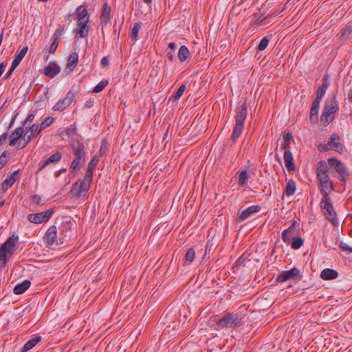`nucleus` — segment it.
I'll return each mask as SVG.
<instances>
[{"instance_id":"obj_1","label":"nucleus","mask_w":352,"mask_h":352,"mask_svg":"<svg viewBox=\"0 0 352 352\" xmlns=\"http://www.w3.org/2000/svg\"><path fill=\"white\" fill-rule=\"evenodd\" d=\"M339 110V104L336 100V95L331 94L325 100L322 113L320 116V121L324 126L328 125L334 118L336 113Z\"/></svg>"},{"instance_id":"obj_2","label":"nucleus","mask_w":352,"mask_h":352,"mask_svg":"<svg viewBox=\"0 0 352 352\" xmlns=\"http://www.w3.org/2000/svg\"><path fill=\"white\" fill-rule=\"evenodd\" d=\"M248 115V107L246 102L245 101L241 106L237 107L236 109L235 121L236 124L233 129L231 135V140L235 142L236 140L240 136L244 126V122Z\"/></svg>"},{"instance_id":"obj_3","label":"nucleus","mask_w":352,"mask_h":352,"mask_svg":"<svg viewBox=\"0 0 352 352\" xmlns=\"http://www.w3.org/2000/svg\"><path fill=\"white\" fill-rule=\"evenodd\" d=\"M19 241V236L14 233L6 242L1 245V267H4L8 258H10L17 249L16 243Z\"/></svg>"},{"instance_id":"obj_4","label":"nucleus","mask_w":352,"mask_h":352,"mask_svg":"<svg viewBox=\"0 0 352 352\" xmlns=\"http://www.w3.org/2000/svg\"><path fill=\"white\" fill-rule=\"evenodd\" d=\"M243 316L239 314L226 313L217 322L219 328L234 329L243 324Z\"/></svg>"},{"instance_id":"obj_5","label":"nucleus","mask_w":352,"mask_h":352,"mask_svg":"<svg viewBox=\"0 0 352 352\" xmlns=\"http://www.w3.org/2000/svg\"><path fill=\"white\" fill-rule=\"evenodd\" d=\"M320 206L326 219L331 221L334 226H338L339 221L337 219V214L334 210L330 197H322L320 203Z\"/></svg>"},{"instance_id":"obj_6","label":"nucleus","mask_w":352,"mask_h":352,"mask_svg":"<svg viewBox=\"0 0 352 352\" xmlns=\"http://www.w3.org/2000/svg\"><path fill=\"white\" fill-rule=\"evenodd\" d=\"M92 179L93 177H87V174H85L82 180H78L72 185L70 190L72 195L75 197L82 196L84 192L89 190Z\"/></svg>"},{"instance_id":"obj_7","label":"nucleus","mask_w":352,"mask_h":352,"mask_svg":"<svg viewBox=\"0 0 352 352\" xmlns=\"http://www.w3.org/2000/svg\"><path fill=\"white\" fill-rule=\"evenodd\" d=\"M328 162L336 172L338 173V177L342 182H346L348 179L349 174L345 165L342 162L336 158L329 159Z\"/></svg>"},{"instance_id":"obj_8","label":"nucleus","mask_w":352,"mask_h":352,"mask_svg":"<svg viewBox=\"0 0 352 352\" xmlns=\"http://www.w3.org/2000/svg\"><path fill=\"white\" fill-rule=\"evenodd\" d=\"M54 212V210L52 208L41 212L32 213L28 215V219L35 224L45 223L52 217Z\"/></svg>"},{"instance_id":"obj_9","label":"nucleus","mask_w":352,"mask_h":352,"mask_svg":"<svg viewBox=\"0 0 352 352\" xmlns=\"http://www.w3.org/2000/svg\"><path fill=\"white\" fill-rule=\"evenodd\" d=\"M320 182V192L322 195V197H330V194L334 190L335 187L333 181L331 180L329 175L324 177H318Z\"/></svg>"},{"instance_id":"obj_10","label":"nucleus","mask_w":352,"mask_h":352,"mask_svg":"<svg viewBox=\"0 0 352 352\" xmlns=\"http://www.w3.org/2000/svg\"><path fill=\"white\" fill-rule=\"evenodd\" d=\"M70 145L73 151V153L75 155L74 159L80 161L82 160L83 164L85 161L86 157V152L84 144L78 140H72Z\"/></svg>"},{"instance_id":"obj_11","label":"nucleus","mask_w":352,"mask_h":352,"mask_svg":"<svg viewBox=\"0 0 352 352\" xmlns=\"http://www.w3.org/2000/svg\"><path fill=\"white\" fill-rule=\"evenodd\" d=\"M76 93V91L74 90H69L63 99H60L56 102V104L53 107V109L58 111H62L65 109L71 104Z\"/></svg>"},{"instance_id":"obj_12","label":"nucleus","mask_w":352,"mask_h":352,"mask_svg":"<svg viewBox=\"0 0 352 352\" xmlns=\"http://www.w3.org/2000/svg\"><path fill=\"white\" fill-rule=\"evenodd\" d=\"M298 277L300 280L302 278V276L300 274V270L294 267L290 270L283 271L277 277L276 281L278 282H285L287 280L292 279L293 278Z\"/></svg>"},{"instance_id":"obj_13","label":"nucleus","mask_w":352,"mask_h":352,"mask_svg":"<svg viewBox=\"0 0 352 352\" xmlns=\"http://www.w3.org/2000/svg\"><path fill=\"white\" fill-rule=\"evenodd\" d=\"M340 135L338 133H334L330 136L328 141V145L331 146V149H333L339 153H342L344 151V146L340 143Z\"/></svg>"},{"instance_id":"obj_14","label":"nucleus","mask_w":352,"mask_h":352,"mask_svg":"<svg viewBox=\"0 0 352 352\" xmlns=\"http://www.w3.org/2000/svg\"><path fill=\"white\" fill-rule=\"evenodd\" d=\"M260 210L261 206H252L243 211L239 210L237 214L238 221H243L250 217L252 214L256 213Z\"/></svg>"},{"instance_id":"obj_15","label":"nucleus","mask_w":352,"mask_h":352,"mask_svg":"<svg viewBox=\"0 0 352 352\" xmlns=\"http://www.w3.org/2000/svg\"><path fill=\"white\" fill-rule=\"evenodd\" d=\"M56 237L57 228L55 226H52L46 231L43 239L48 245H52L54 243L58 244Z\"/></svg>"},{"instance_id":"obj_16","label":"nucleus","mask_w":352,"mask_h":352,"mask_svg":"<svg viewBox=\"0 0 352 352\" xmlns=\"http://www.w3.org/2000/svg\"><path fill=\"white\" fill-rule=\"evenodd\" d=\"M111 6L107 3H105L102 7L101 14L100 16V23L102 28L105 27L107 25V23L109 22L110 17H111Z\"/></svg>"},{"instance_id":"obj_17","label":"nucleus","mask_w":352,"mask_h":352,"mask_svg":"<svg viewBox=\"0 0 352 352\" xmlns=\"http://www.w3.org/2000/svg\"><path fill=\"white\" fill-rule=\"evenodd\" d=\"M62 155L60 152L52 154L50 157L43 161H41L38 164V171H41L46 166L52 163H57L61 160Z\"/></svg>"},{"instance_id":"obj_18","label":"nucleus","mask_w":352,"mask_h":352,"mask_svg":"<svg viewBox=\"0 0 352 352\" xmlns=\"http://www.w3.org/2000/svg\"><path fill=\"white\" fill-rule=\"evenodd\" d=\"M19 169L14 171L10 177L6 178L1 183V189L3 190V192H6L9 188H10L14 184V182L17 179H19Z\"/></svg>"},{"instance_id":"obj_19","label":"nucleus","mask_w":352,"mask_h":352,"mask_svg":"<svg viewBox=\"0 0 352 352\" xmlns=\"http://www.w3.org/2000/svg\"><path fill=\"white\" fill-rule=\"evenodd\" d=\"M60 72V67L55 62H50L43 69V74L50 78L54 77Z\"/></svg>"},{"instance_id":"obj_20","label":"nucleus","mask_w":352,"mask_h":352,"mask_svg":"<svg viewBox=\"0 0 352 352\" xmlns=\"http://www.w3.org/2000/svg\"><path fill=\"white\" fill-rule=\"evenodd\" d=\"M28 132L24 133V129L23 127H18L16 128L14 131L10 135V140L9 144L10 146H14L17 141L20 139L23 138V140L26 139V135Z\"/></svg>"},{"instance_id":"obj_21","label":"nucleus","mask_w":352,"mask_h":352,"mask_svg":"<svg viewBox=\"0 0 352 352\" xmlns=\"http://www.w3.org/2000/svg\"><path fill=\"white\" fill-rule=\"evenodd\" d=\"M89 17L85 21H78L77 24V34H79L80 38H86L89 34V28L87 23Z\"/></svg>"},{"instance_id":"obj_22","label":"nucleus","mask_w":352,"mask_h":352,"mask_svg":"<svg viewBox=\"0 0 352 352\" xmlns=\"http://www.w3.org/2000/svg\"><path fill=\"white\" fill-rule=\"evenodd\" d=\"M30 133L26 135V139L24 140L22 146H25L34 136L38 135L41 132L38 128V125L36 124L30 126Z\"/></svg>"},{"instance_id":"obj_23","label":"nucleus","mask_w":352,"mask_h":352,"mask_svg":"<svg viewBox=\"0 0 352 352\" xmlns=\"http://www.w3.org/2000/svg\"><path fill=\"white\" fill-rule=\"evenodd\" d=\"M284 162L286 168L289 171H293L295 170V165L294 163V159L292 153L289 151H285L284 153Z\"/></svg>"},{"instance_id":"obj_24","label":"nucleus","mask_w":352,"mask_h":352,"mask_svg":"<svg viewBox=\"0 0 352 352\" xmlns=\"http://www.w3.org/2000/svg\"><path fill=\"white\" fill-rule=\"evenodd\" d=\"M338 276V272L333 269L326 268L321 272L320 277L323 280H332Z\"/></svg>"},{"instance_id":"obj_25","label":"nucleus","mask_w":352,"mask_h":352,"mask_svg":"<svg viewBox=\"0 0 352 352\" xmlns=\"http://www.w3.org/2000/svg\"><path fill=\"white\" fill-rule=\"evenodd\" d=\"M41 340V337L38 335H34L32 338L29 340L23 346L21 352H27L32 349L38 342Z\"/></svg>"},{"instance_id":"obj_26","label":"nucleus","mask_w":352,"mask_h":352,"mask_svg":"<svg viewBox=\"0 0 352 352\" xmlns=\"http://www.w3.org/2000/svg\"><path fill=\"white\" fill-rule=\"evenodd\" d=\"M78 54L77 52H72L67 58V69H69V72L72 71L78 64Z\"/></svg>"},{"instance_id":"obj_27","label":"nucleus","mask_w":352,"mask_h":352,"mask_svg":"<svg viewBox=\"0 0 352 352\" xmlns=\"http://www.w3.org/2000/svg\"><path fill=\"white\" fill-rule=\"evenodd\" d=\"M31 282L26 279L23 280L21 283L17 284L13 291L15 294H23L29 287H30Z\"/></svg>"},{"instance_id":"obj_28","label":"nucleus","mask_w":352,"mask_h":352,"mask_svg":"<svg viewBox=\"0 0 352 352\" xmlns=\"http://www.w3.org/2000/svg\"><path fill=\"white\" fill-rule=\"evenodd\" d=\"M329 168L325 161H320L318 164L316 175L318 177L329 175Z\"/></svg>"},{"instance_id":"obj_29","label":"nucleus","mask_w":352,"mask_h":352,"mask_svg":"<svg viewBox=\"0 0 352 352\" xmlns=\"http://www.w3.org/2000/svg\"><path fill=\"white\" fill-rule=\"evenodd\" d=\"M98 162L99 158L97 157V155H94L92 157L89 163L88 164L87 169L85 173V174H87V177H93L94 170L96 168Z\"/></svg>"},{"instance_id":"obj_30","label":"nucleus","mask_w":352,"mask_h":352,"mask_svg":"<svg viewBox=\"0 0 352 352\" xmlns=\"http://www.w3.org/2000/svg\"><path fill=\"white\" fill-rule=\"evenodd\" d=\"M296 191V183L293 179L289 180L286 184L283 195L290 197L294 194Z\"/></svg>"},{"instance_id":"obj_31","label":"nucleus","mask_w":352,"mask_h":352,"mask_svg":"<svg viewBox=\"0 0 352 352\" xmlns=\"http://www.w3.org/2000/svg\"><path fill=\"white\" fill-rule=\"evenodd\" d=\"M27 51H28V47H23L19 52V53L15 56V57L12 63L13 68H16L19 65V63H21V61L22 60L23 57L25 56V54L27 53Z\"/></svg>"},{"instance_id":"obj_32","label":"nucleus","mask_w":352,"mask_h":352,"mask_svg":"<svg viewBox=\"0 0 352 352\" xmlns=\"http://www.w3.org/2000/svg\"><path fill=\"white\" fill-rule=\"evenodd\" d=\"M190 55L189 50L185 45H182L178 52V58L181 62H184Z\"/></svg>"},{"instance_id":"obj_33","label":"nucleus","mask_w":352,"mask_h":352,"mask_svg":"<svg viewBox=\"0 0 352 352\" xmlns=\"http://www.w3.org/2000/svg\"><path fill=\"white\" fill-rule=\"evenodd\" d=\"M329 74H327L323 76L322 85L318 89V91L325 94L327 89H328V87L329 86Z\"/></svg>"},{"instance_id":"obj_34","label":"nucleus","mask_w":352,"mask_h":352,"mask_svg":"<svg viewBox=\"0 0 352 352\" xmlns=\"http://www.w3.org/2000/svg\"><path fill=\"white\" fill-rule=\"evenodd\" d=\"M250 178V175L246 170H242L239 175V184L241 186L246 185L248 180Z\"/></svg>"},{"instance_id":"obj_35","label":"nucleus","mask_w":352,"mask_h":352,"mask_svg":"<svg viewBox=\"0 0 352 352\" xmlns=\"http://www.w3.org/2000/svg\"><path fill=\"white\" fill-rule=\"evenodd\" d=\"M76 14L78 15V21H85V18L88 16V12L85 7L80 6L76 10Z\"/></svg>"},{"instance_id":"obj_36","label":"nucleus","mask_w":352,"mask_h":352,"mask_svg":"<svg viewBox=\"0 0 352 352\" xmlns=\"http://www.w3.org/2000/svg\"><path fill=\"white\" fill-rule=\"evenodd\" d=\"M352 33V26L351 25H346L344 28L340 32V36L344 40H346Z\"/></svg>"},{"instance_id":"obj_37","label":"nucleus","mask_w":352,"mask_h":352,"mask_svg":"<svg viewBox=\"0 0 352 352\" xmlns=\"http://www.w3.org/2000/svg\"><path fill=\"white\" fill-rule=\"evenodd\" d=\"M54 118L51 116L47 117L41 124L38 125V128L41 131L45 129L46 127L50 126L54 122Z\"/></svg>"},{"instance_id":"obj_38","label":"nucleus","mask_w":352,"mask_h":352,"mask_svg":"<svg viewBox=\"0 0 352 352\" xmlns=\"http://www.w3.org/2000/svg\"><path fill=\"white\" fill-rule=\"evenodd\" d=\"M185 89H186V86L184 85H182V86H180L179 87V89H177L176 93H175L172 96L171 98L173 99L174 100H179L182 97V96L183 95Z\"/></svg>"},{"instance_id":"obj_39","label":"nucleus","mask_w":352,"mask_h":352,"mask_svg":"<svg viewBox=\"0 0 352 352\" xmlns=\"http://www.w3.org/2000/svg\"><path fill=\"white\" fill-rule=\"evenodd\" d=\"M318 107H311L309 119L311 122H316L318 120Z\"/></svg>"},{"instance_id":"obj_40","label":"nucleus","mask_w":352,"mask_h":352,"mask_svg":"<svg viewBox=\"0 0 352 352\" xmlns=\"http://www.w3.org/2000/svg\"><path fill=\"white\" fill-rule=\"evenodd\" d=\"M303 244V239L300 237H295L291 243V246L293 249H298Z\"/></svg>"},{"instance_id":"obj_41","label":"nucleus","mask_w":352,"mask_h":352,"mask_svg":"<svg viewBox=\"0 0 352 352\" xmlns=\"http://www.w3.org/2000/svg\"><path fill=\"white\" fill-rule=\"evenodd\" d=\"M195 257V251L192 248H189L185 255V258L187 261L191 263Z\"/></svg>"},{"instance_id":"obj_42","label":"nucleus","mask_w":352,"mask_h":352,"mask_svg":"<svg viewBox=\"0 0 352 352\" xmlns=\"http://www.w3.org/2000/svg\"><path fill=\"white\" fill-rule=\"evenodd\" d=\"M108 85L107 80H102L93 89L94 93H99L102 91L104 88Z\"/></svg>"},{"instance_id":"obj_43","label":"nucleus","mask_w":352,"mask_h":352,"mask_svg":"<svg viewBox=\"0 0 352 352\" xmlns=\"http://www.w3.org/2000/svg\"><path fill=\"white\" fill-rule=\"evenodd\" d=\"M141 26L138 23H135L134 26L132 28L131 33V38L132 39H135L138 36L139 30L140 29Z\"/></svg>"},{"instance_id":"obj_44","label":"nucleus","mask_w":352,"mask_h":352,"mask_svg":"<svg viewBox=\"0 0 352 352\" xmlns=\"http://www.w3.org/2000/svg\"><path fill=\"white\" fill-rule=\"evenodd\" d=\"M269 43V39L267 36H265L263 37L261 41H260V43L258 46V49L260 50V51H263L264 50L267 45Z\"/></svg>"},{"instance_id":"obj_45","label":"nucleus","mask_w":352,"mask_h":352,"mask_svg":"<svg viewBox=\"0 0 352 352\" xmlns=\"http://www.w3.org/2000/svg\"><path fill=\"white\" fill-rule=\"evenodd\" d=\"M107 150H108V144H107V140L105 139H104L102 141L101 146L100 148V151H99L100 155H103L107 152Z\"/></svg>"},{"instance_id":"obj_46","label":"nucleus","mask_w":352,"mask_h":352,"mask_svg":"<svg viewBox=\"0 0 352 352\" xmlns=\"http://www.w3.org/2000/svg\"><path fill=\"white\" fill-rule=\"evenodd\" d=\"M80 160L74 159L71 164L70 168L72 170H80Z\"/></svg>"},{"instance_id":"obj_47","label":"nucleus","mask_w":352,"mask_h":352,"mask_svg":"<svg viewBox=\"0 0 352 352\" xmlns=\"http://www.w3.org/2000/svg\"><path fill=\"white\" fill-rule=\"evenodd\" d=\"M35 118V115L34 113H29L26 118V119L23 121V126H27L28 123H30L34 120Z\"/></svg>"},{"instance_id":"obj_48","label":"nucleus","mask_w":352,"mask_h":352,"mask_svg":"<svg viewBox=\"0 0 352 352\" xmlns=\"http://www.w3.org/2000/svg\"><path fill=\"white\" fill-rule=\"evenodd\" d=\"M65 133L69 136H73L76 133V128L74 126L68 127L65 130Z\"/></svg>"},{"instance_id":"obj_49","label":"nucleus","mask_w":352,"mask_h":352,"mask_svg":"<svg viewBox=\"0 0 352 352\" xmlns=\"http://www.w3.org/2000/svg\"><path fill=\"white\" fill-rule=\"evenodd\" d=\"M340 248L344 251H349L352 252V247L349 246L346 243L341 242L340 243Z\"/></svg>"},{"instance_id":"obj_50","label":"nucleus","mask_w":352,"mask_h":352,"mask_svg":"<svg viewBox=\"0 0 352 352\" xmlns=\"http://www.w3.org/2000/svg\"><path fill=\"white\" fill-rule=\"evenodd\" d=\"M212 243H207L206 245V248H205V254H204V257L208 254H210V252L213 250V247H212Z\"/></svg>"},{"instance_id":"obj_51","label":"nucleus","mask_w":352,"mask_h":352,"mask_svg":"<svg viewBox=\"0 0 352 352\" xmlns=\"http://www.w3.org/2000/svg\"><path fill=\"white\" fill-rule=\"evenodd\" d=\"M32 201H33L34 204H37V205H38V204H43L41 203V196H40V195H34L33 196V197H32Z\"/></svg>"},{"instance_id":"obj_52","label":"nucleus","mask_w":352,"mask_h":352,"mask_svg":"<svg viewBox=\"0 0 352 352\" xmlns=\"http://www.w3.org/2000/svg\"><path fill=\"white\" fill-rule=\"evenodd\" d=\"M329 149H331V146L328 145V142L324 144H320L318 146V150L320 151H329Z\"/></svg>"},{"instance_id":"obj_53","label":"nucleus","mask_w":352,"mask_h":352,"mask_svg":"<svg viewBox=\"0 0 352 352\" xmlns=\"http://www.w3.org/2000/svg\"><path fill=\"white\" fill-rule=\"evenodd\" d=\"M284 142H289L292 140V135L291 133L288 132L283 134Z\"/></svg>"},{"instance_id":"obj_54","label":"nucleus","mask_w":352,"mask_h":352,"mask_svg":"<svg viewBox=\"0 0 352 352\" xmlns=\"http://www.w3.org/2000/svg\"><path fill=\"white\" fill-rule=\"evenodd\" d=\"M101 65L103 67H106L109 65V58L107 57V56H104L102 59H101Z\"/></svg>"},{"instance_id":"obj_55","label":"nucleus","mask_w":352,"mask_h":352,"mask_svg":"<svg viewBox=\"0 0 352 352\" xmlns=\"http://www.w3.org/2000/svg\"><path fill=\"white\" fill-rule=\"evenodd\" d=\"M58 45H57V43H56L55 42H52L50 47L49 52L50 54H53L57 49Z\"/></svg>"},{"instance_id":"obj_56","label":"nucleus","mask_w":352,"mask_h":352,"mask_svg":"<svg viewBox=\"0 0 352 352\" xmlns=\"http://www.w3.org/2000/svg\"><path fill=\"white\" fill-rule=\"evenodd\" d=\"M295 224H296V221H294L292 223V224L287 229L284 230V232H287V233H288L289 234L292 233L295 230Z\"/></svg>"},{"instance_id":"obj_57","label":"nucleus","mask_w":352,"mask_h":352,"mask_svg":"<svg viewBox=\"0 0 352 352\" xmlns=\"http://www.w3.org/2000/svg\"><path fill=\"white\" fill-rule=\"evenodd\" d=\"M282 238L285 242H288L289 240V234L287 233V232L283 231L282 234Z\"/></svg>"},{"instance_id":"obj_58","label":"nucleus","mask_w":352,"mask_h":352,"mask_svg":"<svg viewBox=\"0 0 352 352\" xmlns=\"http://www.w3.org/2000/svg\"><path fill=\"white\" fill-rule=\"evenodd\" d=\"M64 29H65L64 27H59L58 29L56 30V31H55L54 34L58 35V36L60 37L61 34L64 31Z\"/></svg>"},{"instance_id":"obj_59","label":"nucleus","mask_w":352,"mask_h":352,"mask_svg":"<svg viewBox=\"0 0 352 352\" xmlns=\"http://www.w3.org/2000/svg\"><path fill=\"white\" fill-rule=\"evenodd\" d=\"M289 142H284L280 145V148L283 149V150H285V151H288L287 149L289 148Z\"/></svg>"},{"instance_id":"obj_60","label":"nucleus","mask_w":352,"mask_h":352,"mask_svg":"<svg viewBox=\"0 0 352 352\" xmlns=\"http://www.w3.org/2000/svg\"><path fill=\"white\" fill-rule=\"evenodd\" d=\"M320 102L321 101H320V100H318L315 98L314 100L313 101L312 104H311V107L319 108Z\"/></svg>"},{"instance_id":"obj_61","label":"nucleus","mask_w":352,"mask_h":352,"mask_svg":"<svg viewBox=\"0 0 352 352\" xmlns=\"http://www.w3.org/2000/svg\"><path fill=\"white\" fill-rule=\"evenodd\" d=\"M324 96V94L321 93V92L317 91V94H316V99L321 101Z\"/></svg>"},{"instance_id":"obj_62","label":"nucleus","mask_w":352,"mask_h":352,"mask_svg":"<svg viewBox=\"0 0 352 352\" xmlns=\"http://www.w3.org/2000/svg\"><path fill=\"white\" fill-rule=\"evenodd\" d=\"M167 57L170 61H173L175 58V55L173 52H169L167 53Z\"/></svg>"},{"instance_id":"obj_63","label":"nucleus","mask_w":352,"mask_h":352,"mask_svg":"<svg viewBox=\"0 0 352 352\" xmlns=\"http://www.w3.org/2000/svg\"><path fill=\"white\" fill-rule=\"evenodd\" d=\"M60 39V36H58V35L54 34L53 35V41L52 42H55L56 43H57V45H58Z\"/></svg>"},{"instance_id":"obj_64","label":"nucleus","mask_w":352,"mask_h":352,"mask_svg":"<svg viewBox=\"0 0 352 352\" xmlns=\"http://www.w3.org/2000/svg\"><path fill=\"white\" fill-rule=\"evenodd\" d=\"M348 99L351 102H352V87L349 91Z\"/></svg>"}]
</instances>
